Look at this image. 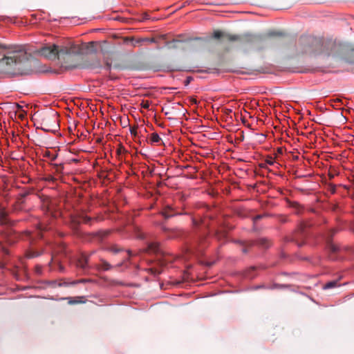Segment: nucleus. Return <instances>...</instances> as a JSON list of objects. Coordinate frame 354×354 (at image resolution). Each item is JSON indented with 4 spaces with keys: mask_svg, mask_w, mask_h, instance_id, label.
<instances>
[{
    "mask_svg": "<svg viewBox=\"0 0 354 354\" xmlns=\"http://www.w3.org/2000/svg\"><path fill=\"white\" fill-rule=\"evenodd\" d=\"M251 269H252V270H255V269H256V268H255V267H252V268H251Z\"/></svg>",
    "mask_w": 354,
    "mask_h": 354,
    "instance_id": "680f3d73",
    "label": "nucleus"
},
{
    "mask_svg": "<svg viewBox=\"0 0 354 354\" xmlns=\"http://www.w3.org/2000/svg\"><path fill=\"white\" fill-rule=\"evenodd\" d=\"M288 207L292 208L295 211V213L297 214H299L302 212L304 207L303 206L299 204L297 201H287Z\"/></svg>",
    "mask_w": 354,
    "mask_h": 354,
    "instance_id": "4468645a",
    "label": "nucleus"
},
{
    "mask_svg": "<svg viewBox=\"0 0 354 354\" xmlns=\"http://www.w3.org/2000/svg\"><path fill=\"white\" fill-rule=\"evenodd\" d=\"M142 41H149L151 42H154L155 41V39L153 38L151 39H138L136 41V44H133V46H136V44H139L140 42Z\"/></svg>",
    "mask_w": 354,
    "mask_h": 354,
    "instance_id": "f704fd0d",
    "label": "nucleus"
},
{
    "mask_svg": "<svg viewBox=\"0 0 354 354\" xmlns=\"http://www.w3.org/2000/svg\"><path fill=\"white\" fill-rule=\"evenodd\" d=\"M149 19V16L147 13H143L142 14V19H140V21H144L147 19Z\"/></svg>",
    "mask_w": 354,
    "mask_h": 354,
    "instance_id": "4c0bfd02",
    "label": "nucleus"
},
{
    "mask_svg": "<svg viewBox=\"0 0 354 354\" xmlns=\"http://www.w3.org/2000/svg\"><path fill=\"white\" fill-rule=\"evenodd\" d=\"M68 304L71 305L81 304V303L84 302V301L76 299H74L72 297H68Z\"/></svg>",
    "mask_w": 354,
    "mask_h": 354,
    "instance_id": "a878e982",
    "label": "nucleus"
},
{
    "mask_svg": "<svg viewBox=\"0 0 354 354\" xmlns=\"http://www.w3.org/2000/svg\"><path fill=\"white\" fill-rule=\"evenodd\" d=\"M0 235L2 236L4 239L8 238V234L3 232H1Z\"/></svg>",
    "mask_w": 354,
    "mask_h": 354,
    "instance_id": "c03bdc74",
    "label": "nucleus"
},
{
    "mask_svg": "<svg viewBox=\"0 0 354 354\" xmlns=\"http://www.w3.org/2000/svg\"><path fill=\"white\" fill-rule=\"evenodd\" d=\"M337 286V281H329V282L326 283L324 285V289H330V288H335Z\"/></svg>",
    "mask_w": 354,
    "mask_h": 354,
    "instance_id": "393cba45",
    "label": "nucleus"
},
{
    "mask_svg": "<svg viewBox=\"0 0 354 354\" xmlns=\"http://www.w3.org/2000/svg\"><path fill=\"white\" fill-rule=\"evenodd\" d=\"M288 217L286 216H279V221L281 223H285L288 222Z\"/></svg>",
    "mask_w": 354,
    "mask_h": 354,
    "instance_id": "72a5a7b5",
    "label": "nucleus"
},
{
    "mask_svg": "<svg viewBox=\"0 0 354 354\" xmlns=\"http://www.w3.org/2000/svg\"><path fill=\"white\" fill-rule=\"evenodd\" d=\"M254 242H255V244H257L264 248H268L271 245L270 240L268 239L267 238H261Z\"/></svg>",
    "mask_w": 354,
    "mask_h": 354,
    "instance_id": "f3484780",
    "label": "nucleus"
},
{
    "mask_svg": "<svg viewBox=\"0 0 354 354\" xmlns=\"http://www.w3.org/2000/svg\"><path fill=\"white\" fill-rule=\"evenodd\" d=\"M110 234V231L104 230V231H99L96 233V236H97L100 239H103L106 237Z\"/></svg>",
    "mask_w": 354,
    "mask_h": 354,
    "instance_id": "4be33fe9",
    "label": "nucleus"
},
{
    "mask_svg": "<svg viewBox=\"0 0 354 354\" xmlns=\"http://www.w3.org/2000/svg\"><path fill=\"white\" fill-rule=\"evenodd\" d=\"M88 259L85 254H82L77 262V267L85 270L88 268Z\"/></svg>",
    "mask_w": 354,
    "mask_h": 354,
    "instance_id": "dca6fc26",
    "label": "nucleus"
},
{
    "mask_svg": "<svg viewBox=\"0 0 354 354\" xmlns=\"http://www.w3.org/2000/svg\"><path fill=\"white\" fill-rule=\"evenodd\" d=\"M57 118H58V115H57V113H53L51 115L46 116L44 119V121L46 122V123L50 122H53L55 124H57V121H58Z\"/></svg>",
    "mask_w": 354,
    "mask_h": 354,
    "instance_id": "a211bd4d",
    "label": "nucleus"
},
{
    "mask_svg": "<svg viewBox=\"0 0 354 354\" xmlns=\"http://www.w3.org/2000/svg\"><path fill=\"white\" fill-rule=\"evenodd\" d=\"M133 41V39L132 38H128V37L124 38V41L125 42H127V41Z\"/></svg>",
    "mask_w": 354,
    "mask_h": 354,
    "instance_id": "8fccbe9b",
    "label": "nucleus"
},
{
    "mask_svg": "<svg viewBox=\"0 0 354 354\" xmlns=\"http://www.w3.org/2000/svg\"><path fill=\"white\" fill-rule=\"evenodd\" d=\"M147 252L159 254L161 252V250L160 248V245L157 242H151L148 244Z\"/></svg>",
    "mask_w": 354,
    "mask_h": 354,
    "instance_id": "2eb2a0df",
    "label": "nucleus"
},
{
    "mask_svg": "<svg viewBox=\"0 0 354 354\" xmlns=\"http://www.w3.org/2000/svg\"><path fill=\"white\" fill-rule=\"evenodd\" d=\"M330 190H331V192H332L333 193H335V190H336L335 186V185H331Z\"/></svg>",
    "mask_w": 354,
    "mask_h": 354,
    "instance_id": "49530a36",
    "label": "nucleus"
},
{
    "mask_svg": "<svg viewBox=\"0 0 354 354\" xmlns=\"http://www.w3.org/2000/svg\"><path fill=\"white\" fill-rule=\"evenodd\" d=\"M323 50V41L313 36H301L298 42L297 51L301 55H315Z\"/></svg>",
    "mask_w": 354,
    "mask_h": 354,
    "instance_id": "7ed1b4c3",
    "label": "nucleus"
},
{
    "mask_svg": "<svg viewBox=\"0 0 354 354\" xmlns=\"http://www.w3.org/2000/svg\"><path fill=\"white\" fill-rule=\"evenodd\" d=\"M1 53H3L4 56L0 59L1 68L21 69L27 63L26 49L23 45L0 44Z\"/></svg>",
    "mask_w": 354,
    "mask_h": 354,
    "instance_id": "f257e3e1",
    "label": "nucleus"
},
{
    "mask_svg": "<svg viewBox=\"0 0 354 354\" xmlns=\"http://www.w3.org/2000/svg\"><path fill=\"white\" fill-rule=\"evenodd\" d=\"M142 106L145 109H149V103L148 101H146V102H143L142 103Z\"/></svg>",
    "mask_w": 354,
    "mask_h": 354,
    "instance_id": "ea45409f",
    "label": "nucleus"
},
{
    "mask_svg": "<svg viewBox=\"0 0 354 354\" xmlns=\"http://www.w3.org/2000/svg\"><path fill=\"white\" fill-rule=\"evenodd\" d=\"M81 49L77 45L61 46L58 60L66 68H81Z\"/></svg>",
    "mask_w": 354,
    "mask_h": 354,
    "instance_id": "f03ea898",
    "label": "nucleus"
},
{
    "mask_svg": "<svg viewBox=\"0 0 354 354\" xmlns=\"http://www.w3.org/2000/svg\"><path fill=\"white\" fill-rule=\"evenodd\" d=\"M180 41L179 40L174 39L171 41L167 42V46L169 48H177V44L180 43Z\"/></svg>",
    "mask_w": 354,
    "mask_h": 354,
    "instance_id": "b1692460",
    "label": "nucleus"
},
{
    "mask_svg": "<svg viewBox=\"0 0 354 354\" xmlns=\"http://www.w3.org/2000/svg\"><path fill=\"white\" fill-rule=\"evenodd\" d=\"M68 284H69L68 283L63 282V283H58V286H67Z\"/></svg>",
    "mask_w": 354,
    "mask_h": 354,
    "instance_id": "a18cd8bd",
    "label": "nucleus"
},
{
    "mask_svg": "<svg viewBox=\"0 0 354 354\" xmlns=\"http://www.w3.org/2000/svg\"><path fill=\"white\" fill-rule=\"evenodd\" d=\"M256 49H257V50H261V48L257 47V48H256Z\"/></svg>",
    "mask_w": 354,
    "mask_h": 354,
    "instance_id": "4d7b16f0",
    "label": "nucleus"
},
{
    "mask_svg": "<svg viewBox=\"0 0 354 354\" xmlns=\"http://www.w3.org/2000/svg\"><path fill=\"white\" fill-rule=\"evenodd\" d=\"M306 225L301 223L299 228L294 232L290 238H288V241L295 242L299 247L304 245V240L306 238L305 233Z\"/></svg>",
    "mask_w": 354,
    "mask_h": 354,
    "instance_id": "423d86ee",
    "label": "nucleus"
},
{
    "mask_svg": "<svg viewBox=\"0 0 354 354\" xmlns=\"http://www.w3.org/2000/svg\"><path fill=\"white\" fill-rule=\"evenodd\" d=\"M53 206L54 203L50 198L46 196L43 198L42 208L46 210L47 212H52Z\"/></svg>",
    "mask_w": 354,
    "mask_h": 354,
    "instance_id": "ddd939ff",
    "label": "nucleus"
},
{
    "mask_svg": "<svg viewBox=\"0 0 354 354\" xmlns=\"http://www.w3.org/2000/svg\"><path fill=\"white\" fill-rule=\"evenodd\" d=\"M237 243L239 244L241 248V251L244 254H247L250 250L255 245V242L254 241H238Z\"/></svg>",
    "mask_w": 354,
    "mask_h": 354,
    "instance_id": "9b49d317",
    "label": "nucleus"
},
{
    "mask_svg": "<svg viewBox=\"0 0 354 354\" xmlns=\"http://www.w3.org/2000/svg\"><path fill=\"white\" fill-rule=\"evenodd\" d=\"M336 230L332 229L329 230L327 234L325 236L326 247L330 252V258L333 260L336 259V258L333 257V254H337L339 250V246L332 243L331 241V239L333 236L336 233Z\"/></svg>",
    "mask_w": 354,
    "mask_h": 354,
    "instance_id": "0eeeda50",
    "label": "nucleus"
},
{
    "mask_svg": "<svg viewBox=\"0 0 354 354\" xmlns=\"http://www.w3.org/2000/svg\"><path fill=\"white\" fill-rule=\"evenodd\" d=\"M111 67V64L109 62H106L105 68H106V70H110Z\"/></svg>",
    "mask_w": 354,
    "mask_h": 354,
    "instance_id": "79ce46f5",
    "label": "nucleus"
},
{
    "mask_svg": "<svg viewBox=\"0 0 354 354\" xmlns=\"http://www.w3.org/2000/svg\"><path fill=\"white\" fill-rule=\"evenodd\" d=\"M14 211L15 212H22L24 211V207H23V205H20V204H15L14 205Z\"/></svg>",
    "mask_w": 354,
    "mask_h": 354,
    "instance_id": "c756f323",
    "label": "nucleus"
},
{
    "mask_svg": "<svg viewBox=\"0 0 354 354\" xmlns=\"http://www.w3.org/2000/svg\"><path fill=\"white\" fill-rule=\"evenodd\" d=\"M3 57H4L3 53H0V59H2ZM26 59H27V63L26 64L25 66L21 69L6 68H1L2 66H0V71H12L14 73H21V74L25 73L26 72V71H28L30 67V55L27 53H26Z\"/></svg>",
    "mask_w": 354,
    "mask_h": 354,
    "instance_id": "1a4fd4ad",
    "label": "nucleus"
},
{
    "mask_svg": "<svg viewBox=\"0 0 354 354\" xmlns=\"http://www.w3.org/2000/svg\"><path fill=\"white\" fill-rule=\"evenodd\" d=\"M127 252H128L129 254L130 255L131 254V251L128 250Z\"/></svg>",
    "mask_w": 354,
    "mask_h": 354,
    "instance_id": "052dcab7",
    "label": "nucleus"
},
{
    "mask_svg": "<svg viewBox=\"0 0 354 354\" xmlns=\"http://www.w3.org/2000/svg\"><path fill=\"white\" fill-rule=\"evenodd\" d=\"M47 229L44 227H43V225L41 224L39 225V227H38V232H37V236L39 237V238H41L42 237V235L41 234V231H44V230H46Z\"/></svg>",
    "mask_w": 354,
    "mask_h": 354,
    "instance_id": "2f4dec72",
    "label": "nucleus"
},
{
    "mask_svg": "<svg viewBox=\"0 0 354 354\" xmlns=\"http://www.w3.org/2000/svg\"><path fill=\"white\" fill-rule=\"evenodd\" d=\"M162 215L166 218H169L175 215L180 214V213H177L172 207L169 205H167L165 207L163 210L161 212Z\"/></svg>",
    "mask_w": 354,
    "mask_h": 354,
    "instance_id": "f8f14e48",
    "label": "nucleus"
},
{
    "mask_svg": "<svg viewBox=\"0 0 354 354\" xmlns=\"http://www.w3.org/2000/svg\"><path fill=\"white\" fill-rule=\"evenodd\" d=\"M286 33L282 31H270L266 34V37H284Z\"/></svg>",
    "mask_w": 354,
    "mask_h": 354,
    "instance_id": "6ab92c4d",
    "label": "nucleus"
},
{
    "mask_svg": "<svg viewBox=\"0 0 354 354\" xmlns=\"http://www.w3.org/2000/svg\"><path fill=\"white\" fill-rule=\"evenodd\" d=\"M41 254V253L38 252H35V251H30L28 252V253L27 254V256L28 258H33V257H38Z\"/></svg>",
    "mask_w": 354,
    "mask_h": 354,
    "instance_id": "c85d7f7f",
    "label": "nucleus"
},
{
    "mask_svg": "<svg viewBox=\"0 0 354 354\" xmlns=\"http://www.w3.org/2000/svg\"><path fill=\"white\" fill-rule=\"evenodd\" d=\"M150 141L153 143L158 144L161 142V138L157 133H153L150 136Z\"/></svg>",
    "mask_w": 354,
    "mask_h": 354,
    "instance_id": "412c9836",
    "label": "nucleus"
},
{
    "mask_svg": "<svg viewBox=\"0 0 354 354\" xmlns=\"http://www.w3.org/2000/svg\"><path fill=\"white\" fill-rule=\"evenodd\" d=\"M107 250L113 252V254H117L120 252L123 251V248L117 245H112L107 248Z\"/></svg>",
    "mask_w": 354,
    "mask_h": 354,
    "instance_id": "aec40b11",
    "label": "nucleus"
},
{
    "mask_svg": "<svg viewBox=\"0 0 354 354\" xmlns=\"http://www.w3.org/2000/svg\"><path fill=\"white\" fill-rule=\"evenodd\" d=\"M334 101H335V102H342V100L339 98H337Z\"/></svg>",
    "mask_w": 354,
    "mask_h": 354,
    "instance_id": "3c124183",
    "label": "nucleus"
},
{
    "mask_svg": "<svg viewBox=\"0 0 354 354\" xmlns=\"http://www.w3.org/2000/svg\"><path fill=\"white\" fill-rule=\"evenodd\" d=\"M15 222L12 221L8 217V213L3 207H0V225L6 226H12Z\"/></svg>",
    "mask_w": 354,
    "mask_h": 354,
    "instance_id": "9d476101",
    "label": "nucleus"
},
{
    "mask_svg": "<svg viewBox=\"0 0 354 354\" xmlns=\"http://www.w3.org/2000/svg\"><path fill=\"white\" fill-rule=\"evenodd\" d=\"M263 217V216L261 215H257V216L254 217V220L257 221V220H259L261 219V218Z\"/></svg>",
    "mask_w": 354,
    "mask_h": 354,
    "instance_id": "de8ad7c7",
    "label": "nucleus"
},
{
    "mask_svg": "<svg viewBox=\"0 0 354 354\" xmlns=\"http://www.w3.org/2000/svg\"><path fill=\"white\" fill-rule=\"evenodd\" d=\"M24 235L26 236L28 239H32V235L30 234V232H24Z\"/></svg>",
    "mask_w": 354,
    "mask_h": 354,
    "instance_id": "37998d69",
    "label": "nucleus"
},
{
    "mask_svg": "<svg viewBox=\"0 0 354 354\" xmlns=\"http://www.w3.org/2000/svg\"><path fill=\"white\" fill-rule=\"evenodd\" d=\"M266 162L269 165H273L274 163V160L272 157L269 156L266 158Z\"/></svg>",
    "mask_w": 354,
    "mask_h": 354,
    "instance_id": "473e14b6",
    "label": "nucleus"
},
{
    "mask_svg": "<svg viewBox=\"0 0 354 354\" xmlns=\"http://www.w3.org/2000/svg\"><path fill=\"white\" fill-rule=\"evenodd\" d=\"M2 250H3V252L5 253H6V254L8 253V251L4 248H2Z\"/></svg>",
    "mask_w": 354,
    "mask_h": 354,
    "instance_id": "603ef678",
    "label": "nucleus"
},
{
    "mask_svg": "<svg viewBox=\"0 0 354 354\" xmlns=\"http://www.w3.org/2000/svg\"><path fill=\"white\" fill-rule=\"evenodd\" d=\"M77 299H83V297H77Z\"/></svg>",
    "mask_w": 354,
    "mask_h": 354,
    "instance_id": "e2e57ef3",
    "label": "nucleus"
},
{
    "mask_svg": "<svg viewBox=\"0 0 354 354\" xmlns=\"http://www.w3.org/2000/svg\"><path fill=\"white\" fill-rule=\"evenodd\" d=\"M216 236L218 238V239H221V237H225V232H216Z\"/></svg>",
    "mask_w": 354,
    "mask_h": 354,
    "instance_id": "58836bf2",
    "label": "nucleus"
},
{
    "mask_svg": "<svg viewBox=\"0 0 354 354\" xmlns=\"http://www.w3.org/2000/svg\"><path fill=\"white\" fill-rule=\"evenodd\" d=\"M81 68L100 69L102 68L100 61L96 57H90L82 63Z\"/></svg>",
    "mask_w": 354,
    "mask_h": 354,
    "instance_id": "6e6552de",
    "label": "nucleus"
},
{
    "mask_svg": "<svg viewBox=\"0 0 354 354\" xmlns=\"http://www.w3.org/2000/svg\"><path fill=\"white\" fill-rule=\"evenodd\" d=\"M44 156L48 158L50 160H55L57 157V154L52 153L50 151H46L44 153Z\"/></svg>",
    "mask_w": 354,
    "mask_h": 354,
    "instance_id": "5701e85b",
    "label": "nucleus"
},
{
    "mask_svg": "<svg viewBox=\"0 0 354 354\" xmlns=\"http://www.w3.org/2000/svg\"><path fill=\"white\" fill-rule=\"evenodd\" d=\"M139 238H140V239H143L144 237H143L142 236L140 235V236H139Z\"/></svg>",
    "mask_w": 354,
    "mask_h": 354,
    "instance_id": "13d9d810",
    "label": "nucleus"
},
{
    "mask_svg": "<svg viewBox=\"0 0 354 354\" xmlns=\"http://www.w3.org/2000/svg\"><path fill=\"white\" fill-rule=\"evenodd\" d=\"M214 39H225L230 41H240L243 44H255L263 40V36L260 35H253L250 33H245L242 35H231L225 33L221 30H215L213 33Z\"/></svg>",
    "mask_w": 354,
    "mask_h": 354,
    "instance_id": "20e7f679",
    "label": "nucleus"
},
{
    "mask_svg": "<svg viewBox=\"0 0 354 354\" xmlns=\"http://www.w3.org/2000/svg\"><path fill=\"white\" fill-rule=\"evenodd\" d=\"M192 222H193V224H194V225H198V221H197L195 218H193V219H192Z\"/></svg>",
    "mask_w": 354,
    "mask_h": 354,
    "instance_id": "09e8293b",
    "label": "nucleus"
},
{
    "mask_svg": "<svg viewBox=\"0 0 354 354\" xmlns=\"http://www.w3.org/2000/svg\"><path fill=\"white\" fill-rule=\"evenodd\" d=\"M91 217H88L87 216H82V221L85 223H88L91 221Z\"/></svg>",
    "mask_w": 354,
    "mask_h": 354,
    "instance_id": "e433bc0d",
    "label": "nucleus"
},
{
    "mask_svg": "<svg viewBox=\"0 0 354 354\" xmlns=\"http://www.w3.org/2000/svg\"><path fill=\"white\" fill-rule=\"evenodd\" d=\"M102 268L104 270H109L111 268V266L107 261L102 260Z\"/></svg>",
    "mask_w": 354,
    "mask_h": 354,
    "instance_id": "bb28decb",
    "label": "nucleus"
},
{
    "mask_svg": "<svg viewBox=\"0 0 354 354\" xmlns=\"http://www.w3.org/2000/svg\"><path fill=\"white\" fill-rule=\"evenodd\" d=\"M230 112H232V110L227 109V113H230Z\"/></svg>",
    "mask_w": 354,
    "mask_h": 354,
    "instance_id": "6e6d98bb",
    "label": "nucleus"
},
{
    "mask_svg": "<svg viewBox=\"0 0 354 354\" xmlns=\"http://www.w3.org/2000/svg\"><path fill=\"white\" fill-rule=\"evenodd\" d=\"M85 281H86V279H81V280H80V281H73V282H72V283H71L70 284H73H73H76V283H83V282H85Z\"/></svg>",
    "mask_w": 354,
    "mask_h": 354,
    "instance_id": "a19ab883",
    "label": "nucleus"
},
{
    "mask_svg": "<svg viewBox=\"0 0 354 354\" xmlns=\"http://www.w3.org/2000/svg\"><path fill=\"white\" fill-rule=\"evenodd\" d=\"M54 167L55 168V171L57 173H62L63 169H64V166L63 165H57V164H55L54 165Z\"/></svg>",
    "mask_w": 354,
    "mask_h": 354,
    "instance_id": "7c9ffc66",
    "label": "nucleus"
},
{
    "mask_svg": "<svg viewBox=\"0 0 354 354\" xmlns=\"http://www.w3.org/2000/svg\"><path fill=\"white\" fill-rule=\"evenodd\" d=\"M61 46L52 44L45 46L39 50L41 55L49 59H58Z\"/></svg>",
    "mask_w": 354,
    "mask_h": 354,
    "instance_id": "39448f33",
    "label": "nucleus"
},
{
    "mask_svg": "<svg viewBox=\"0 0 354 354\" xmlns=\"http://www.w3.org/2000/svg\"><path fill=\"white\" fill-rule=\"evenodd\" d=\"M49 180H54V178L53 176H50V178H49Z\"/></svg>",
    "mask_w": 354,
    "mask_h": 354,
    "instance_id": "5fc2aeb1",
    "label": "nucleus"
},
{
    "mask_svg": "<svg viewBox=\"0 0 354 354\" xmlns=\"http://www.w3.org/2000/svg\"><path fill=\"white\" fill-rule=\"evenodd\" d=\"M130 132L132 136L136 137L138 136L137 128L133 127L130 129Z\"/></svg>",
    "mask_w": 354,
    "mask_h": 354,
    "instance_id": "c9c22d12",
    "label": "nucleus"
},
{
    "mask_svg": "<svg viewBox=\"0 0 354 354\" xmlns=\"http://www.w3.org/2000/svg\"><path fill=\"white\" fill-rule=\"evenodd\" d=\"M189 82V79H187V84H188Z\"/></svg>",
    "mask_w": 354,
    "mask_h": 354,
    "instance_id": "bf43d9fd",
    "label": "nucleus"
},
{
    "mask_svg": "<svg viewBox=\"0 0 354 354\" xmlns=\"http://www.w3.org/2000/svg\"><path fill=\"white\" fill-rule=\"evenodd\" d=\"M49 180H54V178L53 176H50V178H49Z\"/></svg>",
    "mask_w": 354,
    "mask_h": 354,
    "instance_id": "864d4df0",
    "label": "nucleus"
},
{
    "mask_svg": "<svg viewBox=\"0 0 354 354\" xmlns=\"http://www.w3.org/2000/svg\"><path fill=\"white\" fill-rule=\"evenodd\" d=\"M26 193L21 194L15 204H20L24 205V204L25 203L24 198L26 197Z\"/></svg>",
    "mask_w": 354,
    "mask_h": 354,
    "instance_id": "cd10ccee",
    "label": "nucleus"
}]
</instances>
